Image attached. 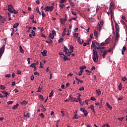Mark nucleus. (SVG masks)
Returning <instances> with one entry per match:
<instances>
[{"label":"nucleus","mask_w":127,"mask_h":127,"mask_svg":"<svg viewBox=\"0 0 127 127\" xmlns=\"http://www.w3.org/2000/svg\"><path fill=\"white\" fill-rule=\"evenodd\" d=\"M100 106L102 107L103 106V99H101L100 100Z\"/></svg>","instance_id":"338daca9"},{"label":"nucleus","mask_w":127,"mask_h":127,"mask_svg":"<svg viewBox=\"0 0 127 127\" xmlns=\"http://www.w3.org/2000/svg\"><path fill=\"white\" fill-rule=\"evenodd\" d=\"M115 28L116 29V32H120V25L117 23V22H115Z\"/></svg>","instance_id":"20e7f679"},{"label":"nucleus","mask_w":127,"mask_h":127,"mask_svg":"<svg viewBox=\"0 0 127 127\" xmlns=\"http://www.w3.org/2000/svg\"><path fill=\"white\" fill-rule=\"evenodd\" d=\"M36 10L37 12L38 13H39V14H40V15H41V12H40V11H39V9L38 8V7H37L36 8Z\"/></svg>","instance_id":"bb28decb"},{"label":"nucleus","mask_w":127,"mask_h":127,"mask_svg":"<svg viewBox=\"0 0 127 127\" xmlns=\"http://www.w3.org/2000/svg\"><path fill=\"white\" fill-rule=\"evenodd\" d=\"M80 111L81 112H84L85 111H86V109L84 108H80Z\"/></svg>","instance_id":"49530a36"},{"label":"nucleus","mask_w":127,"mask_h":127,"mask_svg":"<svg viewBox=\"0 0 127 127\" xmlns=\"http://www.w3.org/2000/svg\"><path fill=\"white\" fill-rule=\"evenodd\" d=\"M11 76V75L10 74L7 73V74H5V77H6L7 78H9V77H10Z\"/></svg>","instance_id":"a18cd8bd"},{"label":"nucleus","mask_w":127,"mask_h":127,"mask_svg":"<svg viewBox=\"0 0 127 127\" xmlns=\"http://www.w3.org/2000/svg\"><path fill=\"white\" fill-rule=\"evenodd\" d=\"M101 28H102V27L101 26V25L100 24V23H98L97 24V28H98L99 31H101Z\"/></svg>","instance_id":"5701e85b"},{"label":"nucleus","mask_w":127,"mask_h":127,"mask_svg":"<svg viewBox=\"0 0 127 127\" xmlns=\"http://www.w3.org/2000/svg\"><path fill=\"white\" fill-rule=\"evenodd\" d=\"M79 69H80V72L83 73V72H84V69L81 67H80Z\"/></svg>","instance_id":"864d4df0"},{"label":"nucleus","mask_w":127,"mask_h":127,"mask_svg":"<svg viewBox=\"0 0 127 127\" xmlns=\"http://www.w3.org/2000/svg\"><path fill=\"white\" fill-rule=\"evenodd\" d=\"M41 54L43 56H46V54H47V51L45 50L41 53Z\"/></svg>","instance_id":"4468645a"},{"label":"nucleus","mask_w":127,"mask_h":127,"mask_svg":"<svg viewBox=\"0 0 127 127\" xmlns=\"http://www.w3.org/2000/svg\"><path fill=\"white\" fill-rule=\"evenodd\" d=\"M13 13H14V14H17L18 13L17 11L15 10V9H14L13 10Z\"/></svg>","instance_id":"8fccbe9b"},{"label":"nucleus","mask_w":127,"mask_h":127,"mask_svg":"<svg viewBox=\"0 0 127 127\" xmlns=\"http://www.w3.org/2000/svg\"><path fill=\"white\" fill-rule=\"evenodd\" d=\"M63 52L65 53V54L66 55V56H70V55H71V53H70L69 49L65 46L64 47Z\"/></svg>","instance_id":"f03ea898"},{"label":"nucleus","mask_w":127,"mask_h":127,"mask_svg":"<svg viewBox=\"0 0 127 127\" xmlns=\"http://www.w3.org/2000/svg\"><path fill=\"white\" fill-rule=\"evenodd\" d=\"M23 116L24 117L29 119V118H30V113L29 112H28L26 113V114H24Z\"/></svg>","instance_id":"9b49d317"},{"label":"nucleus","mask_w":127,"mask_h":127,"mask_svg":"<svg viewBox=\"0 0 127 127\" xmlns=\"http://www.w3.org/2000/svg\"><path fill=\"white\" fill-rule=\"evenodd\" d=\"M94 70H96V67L95 66H92L91 68V71H94Z\"/></svg>","instance_id":"4d7b16f0"},{"label":"nucleus","mask_w":127,"mask_h":127,"mask_svg":"<svg viewBox=\"0 0 127 127\" xmlns=\"http://www.w3.org/2000/svg\"><path fill=\"white\" fill-rule=\"evenodd\" d=\"M65 5H64V4H60V7H61V8H63V7H64Z\"/></svg>","instance_id":"69168bd1"},{"label":"nucleus","mask_w":127,"mask_h":127,"mask_svg":"<svg viewBox=\"0 0 127 127\" xmlns=\"http://www.w3.org/2000/svg\"><path fill=\"white\" fill-rule=\"evenodd\" d=\"M39 99H41V100H42V101H44V98H43V96L41 95V94L39 95Z\"/></svg>","instance_id":"f704fd0d"},{"label":"nucleus","mask_w":127,"mask_h":127,"mask_svg":"<svg viewBox=\"0 0 127 127\" xmlns=\"http://www.w3.org/2000/svg\"><path fill=\"white\" fill-rule=\"evenodd\" d=\"M94 35L96 37H98L99 35L98 34V32L96 30H94Z\"/></svg>","instance_id":"dca6fc26"},{"label":"nucleus","mask_w":127,"mask_h":127,"mask_svg":"<svg viewBox=\"0 0 127 127\" xmlns=\"http://www.w3.org/2000/svg\"><path fill=\"white\" fill-rule=\"evenodd\" d=\"M27 102H26V101L24 100L22 102V105H27Z\"/></svg>","instance_id":"c03bdc74"},{"label":"nucleus","mask_w":127,"mask_h":127,"mask_svg":"<svg viewBox=\"0 0 127 127\" xmlns=\"http://www.w3.org/2000/svg\"><path fill=\"white\" fill-rule=\"evenodd\" d=\"M108 52L107 51H104L103 52V54L102 55V56L103 58H105V57L106 56V54H107V53Z\"/></svg>","instance_id":"4be33fe9"},{"label":"nucleus","mask_w":127,"mask_h":127,"mask_svg":"<svg viewBox=\"0 0 127 127\" xmlns=\"http://www.w3.org/2000/svg\"><path fill=\"white\" fill-rule=\"evenodd\" d=\"M85 72H87V75H91V71L88 70V69H86Z\"/></svg>","instance_id":"58836bf2"},{"label":"nucleus","mask_w":127,"mask_h":127,"mask_svg":"<svg viewBox=\"0 0 127 127\" xmlns=\"http://www.w3.org/2000/svg\"><path fill=\"white\" fill-rule=\"evenodd\" d=\"M89 109H90L93 113H95V108H94V106L93 105H91L89 107Z\"/></svg>","instance_id":"ddd939ff"},{"label":"nucleus","mask_w":127,"mask_h":127,"mask_svg":"<svg viewBox=\"0 0 127 127\" xmlns=\"http://www.w3.org/2000/svg\"><path fill=\"white\" fill-rule=\"evenodd\" d=\"M111 40V37H109L105 40V43L106 44H109L110 43V41Z\"/></svg>","instance_id":"2eb2a0df"},{"label":"nucleus","mask_w":127,"mask_h":127,"mask_svg":"<svg viewBox=\"0 0 127 127\" xmlns=\"http://www.w3.org/2000/svg\"><path fill=\"white\" fill-rule=\"evenodd\" d=\"M83 114L85 117H87V116H88V111L85 110L84 111H83Z\"/></svg>","instance_id":"72a5a7b5"},{"label":"nucleus","mask_w":127,"mask_h":127,"mask_svg":"<svg viewBox=\"0 0 127 127\" xmlns=\"http://www.w3.org/2000/svg\"><path fill=\"white\" fill-rule=\"evenodd\" d=\"M69 99L71 101V102H75L76 103H78V99L76 98H73L72 97V95H69Z\"/></svg>","instance_id":"0eeeda50"},{"label":"nucleus","mask_w":127,"mask_h":127,"mask_svg":"<svg viewBox=\"0 0 127 127\" xmlns=\"http://www.w3.org/2000/svg\"><path fill=\"white\" fill-rule=\"evenodd\" d=\"M54 7L53 6H47L44 9L45 11H53Z\"/></svg>","instance_id":"7ed1b4c3"},{"label":"nucleus","mask_w":127,"mask_h":127,"mask_svg":"<svg viewBox=\"0 0 127 127\" xmlns=\"http://www.w3.org/2000/svg\"><path fill=\"white\" fill-rule=\"evenodd\" d=\"M79 118H80V116H79V115H78V113H76L72 119H73L74 120H78V119H79Z\"/></svg>","instance_id":"1a4fd4ad"},{"label":"nucleus","mask_w":127,"mask_h":127,"mask_svg":"<svg viewBox=\"0 0 127 127\" xmlns=\"http://www.w3.org/2000/svg\"><path fill=\"white\" fill-rule=\"evenodd\" d=\"M54 35H56V32L55 30H53L52 33H50L49 36L51 39H54Z\"/></svg>","instance_id":"39448f33"},{"label":"nucleus","mask_w":127,"mask_h":127,"mask_svg":"<svg viewBox=\"0 0 127 127\" xmlns=\"http://www.w3.org/2000/svg\"><path fill=\"white\" fill-rule=\"evenodd\" d=\"M77 42L79 44H82V42H81V38L80 37H78L77 38Z\"/></svg>","instance_id":"412c9836"},{"label":"nucleus","mask_w":127,"mask_h":127,"mask_svg":"<svg viewBox=\"0 0 127 127\" xmlns=\"http://www.w3.org/2000/svg\"><path fill=\"white\" fill-rule=\"evenodd\" d=\"M41 12H42V17H44L45 16V13H44V11H42Z\"/></svg>","instance_id":"3c124183"},{"label":"nucleus","mask_w":127,"mask_h":127,"mask_svg":"<svg viewBox=\"0 0 127 127\" xmlns=\"http://www.w3.org/2000/svg\"><path fill=\"white\" fill-rule=\"evenodd\" d=\"M114 6H115V5L114 4V3L111 2L110 3V8H111V9H112V8H114Z\"/></svg>","instance_id":"a211bd4d"},{"label":"nucleus","mask_w":127,"mask_h":127,"mask_svg":"<svg viewBox=\"0 0 127 127\" xmlns=\"http://www.w3.org/2000/svg\"><path fill=\"white\" fill-rule=\"evenodd\" d=\"M60 21H61V23L62 24H65V20H64V19H63V18H61V19H60Z\"/></svg>","instance_id":"b1692460"},{"label":"nucleus","mask_w":127,"mask_h":127,"mask_svg":"<svg viewBox=\"0 0 127 127\" xmlns=\"http://www.w3.org/2000/svg\"><path fill=\"white\" fill-rule=\"evenodd\" d=\"M119 91L122 90V88H123V85H122V83H120L118 86Z\"/></svg>","instance_id":"cd10ccee"},{"label":"nucleus","mask_w":127,"mask_h":127,"mask_svg":"<svg viewBox=\"0 0 127 127\" xmlns=\"http://www.w3.org/2000/svg\"><path fill=\"white\" fill-rule=\"evenodd\" d=\"M84 90H85V88H84V87H82L79 88V91H84Z\"/></svg>","instance_id":"e2e57ef3"},{"label":"nucleus","mask_w":127,"mask_h":127,"mask_svg":"<svg viewBox=\"0 0 127 127\" xmlns=\"http://www.w3.org/2000/svg\"><path fill=\"white\" fill-rule=\"evenodd\" d=\"M92 52L93 61H94V62H96V60H98L99 59V58H98L97 52L95 50H93Z\"/></svg>","instance_id":"f257e3e1"},{"label":"nucleus","mask_w":127,"mask_h":127,"mask_svg":"<svg viewBox=\"0 0 127 127\" xmlns=\"http://www.w3.org/2000/svg\"><path fill=\"white\" fill-rule=\"evenodd\" d=\"M13 6L12 4H9L8 5V10L11 13H13Z\"/></svg>","instance_id":"423d86ee"},{"label":"nucleus","mask_w":127,"mask_h":127,"mask_svg":"<svg viewBox=\"0 0 127 127\" xmlns=\"http://www.w3.org/2000/svg\"><path fill=\"white\" fill-rule=\"evenodd\" d=\"M96 92L98 96H100V95H101V90H100V89L96 90Z\"/></svg>","instance_id":"a878e982"},{"label":"nucleus","mask_w":127,"mask_h":127,"mask_svg":"<svg viewBox=\"0 0 127 127\" xmlns=\"http://www.w3.org/2000/svg\"><path fill=\"white\" fill-rule=\"evenodd\" d=\"M40 116L42 119H44V114L43 113H41Z\"/></svg>","instance_id":"bf43d9fd"},{"label":"nucleus","mask_w":127,"mask_h":127,"mask_svg":"<svg viewBox=\"0 0 127 127\" xmlns=\"http://www.w3.org/2000/svg\"><path fill=\"white\" fill-rule=\"evenodd\" d=\"M79 35V34L77 33H75L73 34V37H75V38H77L78 37V36Z\"/></svg>","instance_id":"e433bc0d"},{"label":"nucleus","mask_w":127,"mask_h":127,"mask_svg":"<svg viewBox=\"0 0 127 127\" xmlns=\"http://www.w3.org/2000/svg\"><path fill=\"white\" fill-rule=\"evenodd\" d=\"M19 50L21 53H23V52H24L23 49H22V47H21V46H19Z\"/></svg>","instance_id":"c756f323"},{"label":"nucleus","mask_w":127,"mask_h":127,"mask_svg":"<svg viewBox=\"0 0 127 127\" xmlns=\"http://www.w3.org/2000/svg\"><path fill=\"white\" fill-rule=\"evenodd\" d=\"M18 25H19V23H15V24L13 25V27L14 28H17V26H18Z\"/></svg>","instance_id":"393cba45"},{"label":"nucleus","mask_w":127,"mask_h":127,"mask_svg":"<svg viewBox=\"0 0 127 127\" xmlns=\"http://www.w3.org/2000/svg\"><path fill=\"white\" fill-rule=\"evenodd\" d=\"M122 19H123V20H125V21L127 20L126 19V16H123L122 17Z\"/></svg>","instance_id":"774afa93"},{"label":"nucleus","mask_w":127,"mask_h":127,"mask_svg":"<svg viewBox=\"0 0 127 127\" xmlns=\"http://www.w3.org/2000/svg\"><path fill=\"white\" fill-rule=\"evenodd\" d=\"M36 66V64H32L30 65V67H32V68H34Z\"/></svg>","instance_id":"473e14b6"},{"label":"nucleus","mask_w":127,"mask_h":127,"mask_svg":"<svg viewBox=\"0 0 127 127\" xmlns=\"http://www.w3.org/2000/svg\"><path fill=\"white\" fill-rule=\"evenodd\" d=\"M33 18H34V15H31L30 17V19H31V20H33Z\"/></svg>","instance_id":"0e129e2a"},{"label":"nucleus","mask_w":127,"mask_h":127,"mask_svg":"<svg viewBox=\"0 0 127 127\" xmlns=\"http://www.w3.org/2000/svg\"><path fill=\"white\" fill-rule=\"evenodd\" d=\"M13 103V101H8L7 102V105H11Z\"/></svg>","instance_id":"79ce46f5"},{"label":"nucleus","mask_w":127,"mask_h":127,"mask_svg":"<svg viewBox=\"0 0 127 127\" xmlns=\"http://www.w3.org/2000/svg\"><path fill=\"white\" fill-rule=\"evenodd\" d=\"M53 41H52V40H51V39H50L49 40V44H52V43H53Z\"/></svg>","instance_id":"5fc2aeb1"},{"label":"nucleus","mask_w":127,"mask_h":127,"mask_svg":"<svg viewBox=\"0 0 127 127\" xmlns=\"http://www.w3.org/2000/svg\"><path fill=\"white\" fill-rule=\"evenodd\" d=\"M109 10L110 11V13H111V15L114 16V11H113V10L112 9V8H109Z\"/></svg>","instance_id":"6ab92c4d"},{"label":"nucleus","mask_w":127,"mask_h":127,"mask_svg":"<svg viewBox=\"0 0 127 127\" xmlns=\"http://www.w3.org/2000/svg\"><path fill=\"white\" fill-rule=\"evenodd\" d=\"M107 44L106 43H101L100 44V46H105Z\"/></svg>","instance_id":"09e8293b"},{"label":"nucleus","mask_w":127,"mask_h":127,"mask_svg":"<svg viewBox=\"0 0 127 127\" xmlns=\"http://www.w3.org/2000/svg\"><path fill=\"white\" fill-rule=\"evenodd\" d=\"M19 106V104H17L16 105H14L12 107L13 110H16V109H17V108H18Z\"/></svg>","instance_id":"f3484780"},{"label":"nucleus","mask_w":127,"mask_h":127,"mask_svg":"<svg viewBox=\"0 0 127 127\" xmlns=\"http://www.w3.org/2000/svg\"><path fill=\"white\" fill-rule=\"evenodd\" d=\"M69 50L71 51V50L73 51L74 50V47L73 46L71 45L69 46Z\"/></svg>","instance_id":"4c0bfd02"},{"label":"nucleus","mask_w":127,"mask_h":127,"mask_svg":"<svg viewBox=\"0 0 127 127\" xmlns=\"http://www.w3.org/2000/svg\"><path fill=\"white\" fill-rule=\"evenodd\" d=\"M64 61H70V58L67 57V56L64 55Z\"/></svg>","instance_id":"9d476101"},{"label":"nucleus","mask_w":127,"mask_h":127,"mask_svg":"<svg viewBox=\"0 0 127 127\" xmlns=\"http://www.w3.org/2000/svg\"><path fill=\"white\" fill-rule=\"evenodd\" d=\"M1 22L2 23H4V22L5 21V18L2 16H1Z\"/></svg>","instance_id":"7c9ffc66"},{"label":"nucleus","mask_w":127,"mask_h":127,"mask_svg":"<svg viewBox=\"0 0 127 127\" xmlns=\"http://www.w3.org/2000/svg\"><path fill=\"white\" fill-rule=\"evenodd\" d=\"M64 40V38H61L59 40V43H61L62 42H63V41Z\"/></svg>","instance_id":"2f4dec72"},{"label":"nucleus","mask_w":127,"mask_h":127,"mask_svg":"<svg viewBox=\"0 0 127 127\" xmlns=\"http://www.w3.org/2000/svg\"><path fill=\"white\" fill-rule=\"evenodd\" d=\"M91 101H96V99L95 98V97H91Z\"/></svg>","instance_id":"680f3d73"},{"label":"nucleus","mask_w":127,"mask_h":127,"mask_svg":"<svg viewBox=\"0 0 127 127\" xmlns=\"http://www.w3.org/2000/svg\"><path fill=\"white\" fill-rule=\"evenodd\" d=\"M120 32H116V42H118L119 41V38H120V34H119Z\"/></svg>","instance_id":"6e6552de"},{"label":"nucleus","mask_w":127,"mask_h":127,"mask_svg":"<svg viewBox=\"0 0 127 127\" xmlns=\"http://www.w3.org/2000/svg\"><path fill=\"white\" fill-rule=\"evenodd\" d=\"M99 55H100V56H102V53H103V50H100L99 51Z\"/></svg>","instance_id":"13d9d810"},{"label":"nucleus","mask_w":127,"mask_h":127,"mask_svg":"<svg viewBox=\"0 0 127 127\" xmlns=\"http://www.w3.org/2000/svg\"><path fill=\"white\" fill-rule=\"evenodd\" d=\"M106 105H107V107L108 108V109H110V110H112V109L113 108L112 107V106L109 104L108 103H106Z\"/></svg>","instance_id":"aec40b11"},{"label":"nucleus","mask_w":127,"mask_h":127,"mask_svg":"<svg viewBox=\"0 0 127 127\" xmlns=\"http://www.w3.org/2000/svg\"><path fill=\"white\" fill-rule=\"evenodd\" d=\"M94 42H95V41L92 42L91 48L92 47H95V46L96 45V44Z\"/></svg>","instance_id":"ea45409f"},{"label":"nucleus","mask_w":127,"mask_h":127,"mask_svg":"<svg viewBox=\"0 0 127 127\" xmlns=\"http://www.w3.org/2000/svg\"><path fill=\"white\" fill-rule=\"evenodd\" d=\"M31 31H32L31 33H32L33 36H35V32L33 30H32Z\"/></svg>","instance_id":"603ef678"},{"label":"nucleus","mask_w":127,"mask_h":127,"mask_svg":"<svg viewBox=\"0 0 127 127\" xmlns=\"http://www.w3.org/2000/svg\"><path fill=\"white\" fill-rule=\"evenodd\" d=\"M77 100H78V102H79V103H81L82 99H81L80 97H77Z\"/></svg>","instance_id":"37998d69"},{"label":"nucleus","mask_w":127,"mask_h":127,"mask_svg":"<svg viewBox=\"0 0 127 127\" xmlns=\"http://www.w3.org/2000/svg\"><path fill=\"white\" fill-rule=\"evenodd\" d=\"M126 50H127V48L126 47V46H124L122 51L126 52Z\"/></svg>","instance_id":"a19ab883"},{"label":"nucleus","mask_w":127,"mask_h":127,"mask_svg":"<svg viewBox=\"0 0 127 127\" xmlns=\"http://www.w3.org/2000/svg\"><path fill=\"white\" fill-rule=\"evenodd\" d=\"M54 94V92H53V90H52L51 92L50 93L49 97L51 98V97H53Z\"/></svg>","instance_id":"c85d7f7f"},{"label":"nucleus","mask_w":127,"mask_h":127,"mask_svg":"<svg viewBox=\"0 0 127 127\" xmlns=\"http://www.w3.org/2000/svg\"><path fill=\"white\" fill-rule=\"evenodd\" d=\"M50 80H51V79H52V73L51 72V71H50Z\"/></svg>","instance_id":"6e6d98bb"},{"label":"nucleus","mask_w":127,"mask_h":127,"mask_svg":"<svg viewBox=\"0 0 127 127\" xmlns=\"http://www.w3.org/2000/svg\"><path fill=\"white\" fill-rule=\"evenodd\" d=\"M1 93H2L4 95V97H7V95H8V93L5 91H1Z\"/></svg>","instance_id":"f8f14e48"},{"label":"nucleus","mask_w":127,"mask_h":127,"mask_svg":"<svg viewBox=\"0 0 127 127\" xmlns=\"http://www.w3.org/2000/svg\"><path fill=\"white\" fill-rule=\"evenodd\" d=\"M0 89H1V90H5V86H4V85H1L0 86Z\"/></svg>","instance_id":"c9c22d12"},{"label":"nucleus","mask_w":127,"mask_h":127,"mask_svg":"<svg viewBox=\"0 0 127 127\" xmlns=\"http://www.w3.org/2000/svg\"><path fill=\"white\" fill-rule=\"evenodd\" d=\"M59 55H63V56H65V55L64 54H63V53L62 52H61L59 53Z\"/></svg>","instance_id":"052dcab7"},{"label":"nucleus","mask_w":127,"mask_h":127,"mask_svg":"<svg viewBox=\"0 0 127 127\" xmlns=\"http://www.w3.org/2000/svg\"><path fill=\"white\" fill-rule=\"evenodd\" d=\"M118 120H119V121H120L121 122H122L124 120V117H122V118H118Z\"/></svg>","instance_id":"de8ad7c7"}]
</instances>
